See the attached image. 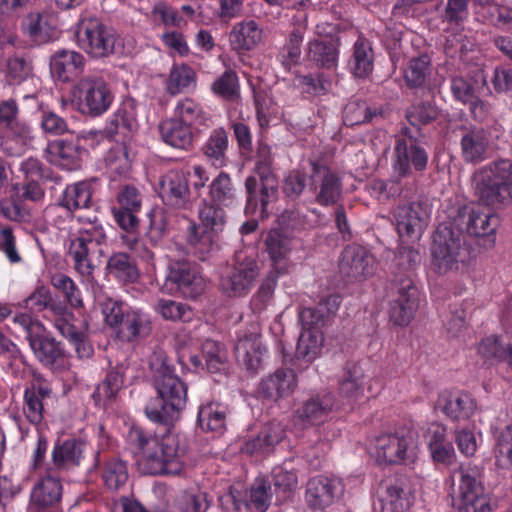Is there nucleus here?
<instances>
[{"instance_id":"1","label":"nucleus","mask_w":512,"mask_h":512,"mask_svg":"<svg viewBox=\"0 0 512 512\" xmlns=\"http://www.w3.org/2000/svg\"><path fill=\"white\" fill-rule=\"evenodd\" d=\"M153 386L157 396L145 406V415L154 423L172 427L187 403V385L175 373L173 365L163 353L150 360Z\"/></svg>"},{"instance_id":"2","label":"nucleus","mask_w":512,"mask_h":512,"mask_svg":"<svg viewBox=\"0 0 512 512\" xmlns=\"http://www.w3.org/2000/svg\"><path fill=\"white\" fill-rule=\"evenodd\" d=\"M478 203L493 209L512 204V159L499 157L476 169L471 177Z\"/></svg>"},{"instance_id":"3","label":"nucleus","mask_w":512,"mask_h":512,"mask_svg":"<svg viewBox=\"0 0 512 512\" xmlns=\"http://www.w3.org/2000/svg\"><path fill=\"white\" fill-rule=\"evenodd\" d=\"M224 208L203 198L198 207L200 224L193 222L187 228L186 242L189 251L201 261L208 259L216 246L215 237L226 226L227 214Z\"/></svg>"},{"instance_id":"4","label":"nucleus","mask_w":512,"mask_h":512,"mask_svg":"<svg viewBox=\"0 0 512 512\" xmlns=\"http://www.w3.org/2000/svg\"><path fill=\"white\" fill-rule=\"evenodd\" d=\"M452 477L457 481L454 490L457 512H494L496 505L483 484V466L472 462L462 463Z\"/></svg>"},{"instance_id":"5","label":"nucleus","mask_w":512,"mask_h":512,"mask_svg":"<svg viewBox=\"0 0 512 512\" xmlns=\"http://www.w3.org/2000/svg\"><path fill=\"white\" fill-rule=\"evenodd\" d=\"M431 266L440 274L456 270L468 257L464 236L456 229L452 221L440 223L432 236Z\"/></svg>"},{"instance_id":"6","label":"nucleus","mask_w":512,"mask_h":512,"mask_svg":"<svg viewBox=\"0 0 512 512\" xmlns=\"http://www.w3.org/2000/svg\"><path fill=\"white\" fill-rule=\"evenodd\" d=\"M449 218L462 236L481 239L489 247L495 243V232L499 226L496 214L487 213L470 204L458 206Z\"/></svg>"},{"instance_id":"7","label":"nucleus","mask_w":512,"mask_h":512,"mask_svg":"<svg viewBox=\"0 0 512 512\" xmlns=\"http://www.w3.org/2000/svg\"><path fill=\"white\" fill-rule=\"evenodd\" d=\"M417 438V432L410 426H400L394 432L379 435L375 440L377 460L385 464H400L412 460Z\"/></svg>"},{"instance_id":"8","label":"nucleus","mask_w":512,"mask_h":512,"mask_svg":"<svg viewBox=\"0 0 512 512\" xmlns=\"http://www.w3.org/2000/svg\"><path fill=\"white\" fill-rule=\"evenodd\" d=\"M206 283L195 266L185 259L170 260L162 290L168 294L179 293L195 300L205 291Z\"/></svg>"},{"instance_id":"9","label":"nucleus","mask_w":512,"mask_h":512,"mask_svg":"<svg viewBox=\"0 0 512 512\" xmlns=\"http://www.w3.org/2000/svg\"><path fill=\"white\" fill-rule=\"evenodd\" d=\"M396 143L392 156L393 174L402 179L412 174V170L423 171L428 164V153L412 135L410 128L404 127Z\"/></svg>"},{"instance_id":"10","label":"nucleus","mask_w":512,"mask_h":512,"mask_svg":"<svg viewBox=\"0 0 512 512\" xmlns=\"http://www.w3.org/2000/svg\"><path fill=\"white\" fill-rule=\"evenodd\" d=\"M77 38L79 46L93 58H105L115 52L116 32L97 18L82 20L77 29Z\"/></svg>"},{"instance_id":"11","label":"nucleus","mask_w":512,"mask_h":512,"mask_svg":"<svg viewBox=\"0 0 512 512\" xmlns=\"http://www.w3.org/2000/svg\"><path fill=\"white\" fill-rule=\"evenodd\" d=\"M390 320L398 326L408 325L419 305V291L410 275H395L391 284Z\"/></svg>"},{"instance_id":"12","label":"nucleus","mask_w":512,"mask_h":512,"mask_svg":"<svg viewBox=\"0 0 512 512\" xmlns=\"http://www.w3.org/2000/svg\"><path fill=\"white\" fill-rule=\"evenodd\" d=\"M246 206L245 213L261 217L270 214V206L279 197V180L277 176L250 174L245 182Z\"/></svg>"},{"instance_id":"13","label":"nucleus","mask_w":512,"mask_h":512,"mask_svg":"<svg viewBox=\"0 0 512 512\" xmlns=\"http://www.w3.org/2000/svg\"><path fill=\"white\" fill-rule=\"evenodd\" d=\"M74 95L79 99L80 110L93 116L103 114L113 101V95L107 83L101 77L94 75L80 79L74 87Z\"/></svg>"},{"instance_id":"14","label":"nucleus","mask_w":512,"mask_h":512,"mask_svg":"<svg viewBox=\"0 0 512 512\" xmlns=\"http://www.w3.org/2000/svg\"><path fill=\"white\" fill-rule=\"evenodd\" d=\"M310 189L315 194V202L323 207L337 205L342 197L343 183L339 174L326 165L311 162Z\"/></svg>"},{"instance_id":"15","label":"nucleus","mask_w":512,"mask_h":512,"mask_svg":"<svg viewBox=\"0 0 512 512\" xmlns=\"http://www.w3.org/2000/svg\"><path fill=\"white\" fill-rule=\"evenodd\" d=\"M259 275L258 265L253 260H245L227 268L220 277L219 289L227 297H242L252 289Z\"/></svg>"},{"instance_id":"16","label":"nucleus","mask_w":512,"mask_h":512,"mask_svg":"<svg viewBox=\"0 0 512 512\" xmlns=\"http://www.w3.org/2000/svg\"><path fill=\"white\" fill-rule=\"evenodd\" d=\"M89 452V446L80 439L58 440L52 449L51 460L47 464V471H55L58 474H62L84 465Z\"/></svg>"},{"instance_id":"17","label":"nucleus","mask_w":512,"mask_h":512,"mask_svg":"<svg viewBox=\"0 0 512 512\" xmlns=\"http://www.w3.org/2000/svg\"><path fill=\"white\" fill-rule=\"evenodd\" d=\"M430 210L426 203L413 201L398 205L394 210L397 231L401 237L420 238L429 220Z\"/></svg>"},{"instance_id":"18","label":"nucleus","mask_w":512,"mask_h":512,"mask_svg":"<svg viewBox=\"0 0 512 512\" xmlns=\"http://www.w3.org/2000/svg\"><path fill=\"white\" fill-rule=\"evenodd\" d=\"M375 259L363 246H346L339 259V272L349 281L363 280L374 274Z\"/></svg>"},{"instance_id":"19","label":"nucleus","mask_w":512,"mask_h":512,"mask_svg":"<svg viewBox=\"0 0 512 512\" xmlns=\"http://www.w3.org/2000/svg\"><path fill=\"white\" fill-rule=\"evenodd\" d=\"M343 491L344 487L340 480L318 475L307 482L306 503L313 510L323 511L339 499Z\"/></svg>"},{"instance_id":"20","label":"nucleus","mask_w":512,"mask_h":512,"mask_svg":"<svg viewBox=\"0 0 512 512\" xmlns=\"http://www.w3.org/2000/svg\"><path fill=\"white\" fill-rule=\"evenodd\" d=\"M105 246L98 245L97 241H87L84 238H74L69 244V256L72 258L74 268L85 277H91L94 271L102 264Z\"/></svg>"},{"instance_id":"21","label":"nucleus","mask_w":512,"mask_h":512,"mask_svg":"<svg viewBox=\"0 0 512 512\" xmlns=\"http://www.w3.org/2000/svg\"><path fill=\"white\" fill-rule=\"evenodd\" d=\"M235 356L247 371L256 373L263 365V356L266 348L261 341L258 327L253 325L252 330L240 334L235 345Z\"/></svg>"},{"instance_id":"22","label":"nucleus","mask_w":512,"mask_h":512,"mask_svg":"<svg viewBox=\"0 0 512 512\" xmlns=\"http://www.w3.org/2000/svg\"><path fill=\"white\" fill-rule=\"evenodd\" d=\"M479 83L484 84L485 79L481 77L478 81L472 77L456 76L450 81V89L457 101L469 106L473 118L482 121L487 115V108L478 95Z\"/></svg>"},{"instance_id":"23","label":"nucleus","mask_w":512,"mask_h":512,"mask_svg":"<svg viewBox=\"0 0 512 512\" xmlns=\"http://www.w3.org/2000/svg\"><path fill=\"white\" fill-rule=\"evenodd\" d=\"M160 196L163 201L177 209H190L192 201L188 180L183 172L171 170L161 177Z\"/></svg>"},{"instance_id":"24","label":"nucleus","mask_w":512,"mask_h":512,"mask_svg":"<svg viewBox=\"0 0 512 512\" xmlns=\"http://www.w3.org/2000/svg\"><path fill=\"white\" fill-rule=\"evenodd\" d=\"M82 142L83 139L79 136L71 135L49 142L47 151L59 166L67 170H76L81 167L83 157L87 153Z\"/></svg>"},{"instance_id":"25","label":"nucleus","mask_w":512,"mask_h":512,"mask_svg":"<svg viewBox=\"0 0 512 512\" xmlns=\"http://www.w3.org/2000/svg\"><path fill=\"white\" fill-rule=\"evenodd\" d=\"M460 147L464 162L478 164L487 159L490 146L489 134L481 127L461 126Z\"/></svg>"},{"instance_id":"26","label":"nucleus","mask_w":512,"mask_h":512,"mask_svg":"<svg viewBox=\"0 0 512 512\" xmlns=\"http://www.w3.org/2000/svg\"><path fill=\"white\" fill-rule=\"evenodd\" d=\"M142 463L151 475H178L183 469L176 450L161 443L142 457Z\"/></svg>"},{"instance_id":"27","label":"nucleus","mask_w":512,"mask_h":512,"mask_svg":"<svg viewBox=\"0 0 512 512\" xmlns=\"http://www.w3.org/2000/svg\"><path fill=\"white\" fill-rule=\"evenodd\" d=\"M52 389L49 382L41 375H35L24 392V413L32 424L43 419L44 402L50 399Z\"/></svg>"},{"instance_id":"28","label":"nucleus","mask_w":512,"mask_h":512,"mask_svg":"<svg viewBox=\"0 0 512 512\" xmlns=\"http://www.w3.org/2000/svg\"><path fill=\"white\" fill-rule=\"evenodd\" d=\"M158 129L160 138L166 145L183 151H190L193 148L197 128L170 117L162 120Z\"/></svg>"},{"instance_id":"29","label":"nucleus","mask_w":512,"mask_h":512,"mask_svg":"<svg viewBox=\"0 0 512 512\" xmlns=\"http://www.w3.org/2000/svg\"><path fill=\"white\" fill-rule=\"evenodd\" d=\"M334 406V396L329 392L312 395L296 410V417L303 425L323 423Z\"/></svg>"},{"instance_id":"30","label":"nucleus","mask_w":512,"mask_h":512,"mask_svg":"<svg viewBox=\"0 0 512 512\" xmlns=\"http://www.w3.org/2000/svg\"><path fill=\"white\" fill-rule=\"evenodd\" d=\"M296 386L294 371L290 368H279L260 382L259 393L266 399L276 401L290 395Z\"/></svg>"},{"instance_id":"31","label":"nucleus","mask_w":512,"mask_h":512,"mask_svg":"<svg viewBox=\"0 0 512 512\" xmlns=\"http://www.w3.org/2000/svg\"><path fill=\"white\" fill-rule=\"evenodd\" d=\"M339 47L338 39H314L307 44L306 59L317 68L335 69L338 65Z\"/></svg>"},{"instance_id":"32","label":"nucleus","mask_w":512,"mask_h":512,"mask_svg":"<svg viewBox=\"0 0 512 512\" xmlns=\"http://www.w3.org/2000/svg\"><path fill=\"white\" fill-rule=\"evenodd\" d=\"M378 505L381 512H406L410 508L411 501L401 479H388L382 483Z\"/></svg>"},{"instance_id":"33","label":"nucleus","mask_w":512,"mask_h":512,"mask_svg":"<svg viewBox=\"0 0 512 512\" xmlns=\"http://www.w3.org/2000/svg\"><path fill=\"white\" fill-rule=\"evenodd\" d=\"M262 34V29L254 20H244L232 27L229 32V43L232 50L244 54L260 44Z\"/></svg>"},{"instance_id":"34","label":"nucleus","mask_w":512,"mask_h":512,"mask_svg":"<svg viewBox=\"0 0 512 512\" xmlns=\"http://www.w3.org/2000/svg\"><path fill=\"white\" fill-rule=\"evenodd\" d=\"M62 497L61 477L55 471H47L46 475L38 481L31 493V501L42 508L53 507Z\"/></svg>"},{"instance_id":"35","label":"nucleus","mask_w":512,"mask_h":512,"mask_svg":"<svg viewBox=\"0 0 512 512\" xmlns=\"http://www.w3.org/2000/svg\"><path fill=\"white\" fill-rule=\"evenodd\" d=\"M27 340L37 359L46 367H54L65 356L61 342L48 335L29 333Z\"/></svg>"},{"instance_id":"36","label":"nucleus","mask_w":512,"mask_h":512,"mask_svg":"<svg viewBox=\"0 0 512 512\" xmlns=\"http://www.w3.org/2000/svg\"><path fill=\"white\" fill-rule=\"evenodd\" d=\"M84 56L73 50H60L50 60V70L54 77L62 82H69L84 67Z\"/></svg>"},{"instance_id":"37","label":"nucleus","mask_w":512,"mask_h":512,"mask_svg":"<svg viewBox=\"0 0 512 512\" xmlns=\"http://www.w3.org/2000/svg\"><path fill=\"white\" fill-rule=\"evenodd\" d=\"M438 407L453 420H466L473 415L476 403L467 393H444L439 397Z\"/></svg>"},{"instance_id":"38","label":"nucleus","mask_w":512,"mask_h":512,"mask_svg":"<svg viewBox=\"0 0 512 512\" xmlns=\"http://www.w3.org/2000/svg\"><path fill=\"white\" fill-rule=\"evenodd\" d=\"M50 16L40 12H30L21 21V31L29 40L37 45L51 41L54 27L49 22Z\"/></svg>"},{"instance_id":"39","label":"nucleus","mask_w":512,"mask_h":512,"mask_svg":"<svg viewBox=\"0 0 512 512\" xmlns=\"http://www.w3.org/2000/svg\"><path fill=\"white\" fill-rule=\"evenodd\" d=\"M25 307L32 312L48 311L56 317L65 318L67 306L65 302L54 297L50 289L44 285L37 287L25 300Z\"/></svg>"},{"instance_id":"40","label":"nucleus","mask_w":512,"mask_h":512,"mask_svg":"<svg viewBox=\"0 0 512 512\" xmlns=\"http://www.w3.org/2000/svg\"><path fill=\"white\" fill-rule=\"evenodd\" d=\"M137 130L138 121L134 104L126 102L114 113L105 128V133L110 138L122 134L124 138L130 139Z\"/></svg>"},{"instance_id":"41","label":"nucleus","mask_w":512,"mask_h":512,"mask_svg":"<svg viewBox=\"0 0 512 512\" xmlns=\"http://www.w3.org/2000/svg\"><path fill=\"white\" fill-rule=\"evenodd\" d=\"M284 436L285 431L280 422H268L261 428L255 438L245 442L243 451L249 454L256 452L268 453L283 440Z\"/></svg>"},{"instance_id":"42","label":"nucleus","mask_w":512,"mask_h":512,"mask_svg":"<svg viewBox=\"0 0 512 512\" xmlns=\"http://www.w3.org/2000/svg\"><path fill=\"white\" fill-rule=\"evenodd\" d=\"M348 67L355 78L364 79L372 73L374 52L371 43L367 39L359 37L356 40Z\"/></svg>"},{"instance_id":"43","label":"nucleus","mask_w":512,"mask_h":512,"mask_svg":"<svg viewBox=\"0 0 512 512\" xmlns=\"http://www.w3.org/2000/svg\"><path fill=\"white\" fill-rule=\"evenodd\" d=\"M208 201L224 207L233 206L238 202V189L226 172H220L208 185Z\"/></svg>"},{"instance_id":"44","label":"nucleus","mask_w":512,"mask_h":512,"mask_svg":"<svg viewBox=\"0 0 512 512\" xmlns=\"http://www.w3.org/2000/svg\"><path fill=\"white\" fill-rule=\"evenodd\" d=\"M440 114L441 109L434 99L415 100L405 111L407 121L417 130L435 122Z\"/></svg>"},{"instance_id":"45","label":"nucleus","mask_w":512,"mask_h":512,"mask_svg":"<svg viewBox=\"0 0 512 512\" xmlns=\"http://www.w3.org/2000/svg\"><path fill=\"white\" fill-rule=\"evenodd\" d=\"M227 412L226 406L210 402L199 408L197 423L204 432L222 434L226 430Z\"/></svg>"},{"instance_id":"46","label":"nucleus","mask_w":512,"mask_h":512,"mask_svg":"<svg viewBox=\"0 0 512 512\" xmlns=\"http://www.w3.org/2000/svg\"><path fill=\"white\" fill-rule=\"evenodd\" d=\"M92 198L91 185L81 181L68 185L58 199V205L73 214L76 210L89 208Z\"/></svg>"},{"instance_id":"47","label":"nucleus","mask_w":512,"mask_h":512,"mask_svg":"<svg viewBox=\"0 0 512 512\" xmlns=\"http://www.w3.org/2000/svg\"><path fill=\"white\" fill-rule=\"evenodd\" d=\"M117 328L119 337L132 342L147 337L151 332V323L142 312L131 310Z\"/></svg>"},{"instance_id":"48","label":"nucleus","mask_w":512,"mask_h":512,"mask_svg":"<svg viewBox=\"0 0 512 512\" xmlns=\"http://www.w3.org/2000/svg\"><path fill=\"white\" fill-rule=\"evenodd\" d=\"M377 117H382V109L361 99L350 100L343 109V121L347 126L370 123Z\"/></svg>"},{"instance_id":"49","label":"nucleus","mask_w":512,"mask_h":512,"mask_svg":"<svg viewBox=\"0 0 512 512\" xmlns=\"http://www.w3.org/2000/svg\"><path fill=\"white\" fill-rule=\"evenodd\" d=\"M229 146L228 134L223 128L214 129L202 147L208 161L215 167L221 168L227 163Z\"/></svg>"},{"instance_id":"50","label":"nucleus","mask_w":512,"mask_h":512,"mask_svg":"<svg viewBox=\"0 0 512 512\" xmlns=\"http://www.w3.org/2000/svg\"><path fill=\"white\" fill-rule=\"evenodd\" d=\"M265 243L273 269L278 273H286L288 271L286 255L290 251V239L282 235L279 230H271Z\"/></svg>"},{"instance_id":"51","label":"nucleus","mask_w":512,"mask_h":512,"mask_svg":"<svg viewBox=\"0 0 512 512\" xmlns=\"http://www.w3.org/2000/svg\"><path fill=\"white\" fill-rule=\"evenodd\" d=\"M127 367L123 364L117 365L108 371L103 381L98 384L93 392L96 403L103 400H113L122 389L125 382Z\"/></svg>"},{"instance_id":"52","label":"nucleus","mask_w":512,"mask_h":512,"mask_svg":"<svg viewBox=\"0 0 512 512\" xmlns=\"http://www.w3.org/2000/svg\"><path fill=\"white\" fill-rule=\"evenodd\" d=\"M55 327L64 338L73 344L80 358H90L93 355V347L84 331L68 322L66 318L55 320Z\"/></svg>"},{"instance_id":"53","label":"nucleus","mask_w":512,"mask_h":512,"mask_svg":"<svg viewBox=\"0 0 512 512\" xmlns=\"http://www.w3.org/2000/svg\"><path fill=\"white\" fill-rule=\"evenodd\" d=\"M478 351L487 360L512 367V341L506 342L503 338L495 336L487 337L479 344Z\"/></svg>"},{"instance_id":"54","label":"nucleus","mask_w":512,"mask_h":512,"mask_svg":"<svg viewBox=\"0 0 512 512\" xmlns=\"http://www.w3.org/2000/svg\"><path fill=\"white\" fill-rule=\"evenodd\" d=\"M202 358L210 373H226L229 369L228 352L225 346L217 341L207 339L203 342Z\"/></svg>"},{"instance_id":"55","label":"nucleus","mask_w":512,"mask_h":512,"mask_svg":"<svg viewBox=\"0 0 512 512\" xmlns=\"http://www.w3.org/2000/svg\"><path fill=\"white\" fill-rule=\"evenodd\" d=\"M107 269L119 281L133 283L139 277L135 260L126 253H114L107 262Z\"/></svg>"},{"instance_id":"56","label":"nucleus","mask_w":512,"mask_h":512,"mask_svg":"<svg viewBox=\"0 0 512 512\" xmlns=\"http://www.w3.org/2000/svg\"><path fill=\"white\" fill-rule=\"evenodd\" d=\"M304 28H294L287 36L282 46L279 59L285 69H290L299 63L302 53Z\"/></svg>"},{"instance_id":"57","label":"nucleus","mask_w":512,"mask_h":512,"mask_svg":"<svg viewBox=\"0 0 512 512\" xmlns=\"http://www.w3.org/2000/svg\"><path fill=\"white\" fill-rule=\"evenodd\" d=\"M196 82V74L188 65H174L165 82V89L168 94L175 96L184 92L190 86H194Z\"/></svg>"},{"instance_id":"58","label":"nucleus","mask_w":512,"mask_h":512,"mask_svg":"<svg viewBox=\"0 0 512 512\" xmlns=\"http://www.w3.org/2000/svg\"><path fill=\"white\" fill-rule=\"evenodd\" d=\"M175 119L189 124L190 127L196 128V125L205 124L207 117L202 106L191 98L179 100L174 109Z\"/></svg>"},{"instance_id":"59","label":"nucleus","mask_w":512,"mask_h":512,"mask_svg":"<svg viewBox=\"0 0 512 512\" xmlns=\"http://www.w3.org/2000/svg\"><path fill=\"white\" fill-rule=\"evenodd\" d=\"M127 442L134 453L140 454L142 457L150 453L151 450L156 449L158 443H160L155 433L137 425L130 427L127 433Z\"/></svg>"},{"instance_id":"60","label":"nucleus","mask_w":512,"mask_h":512,"mask_svg":"<svg viewBox=\"0 0 512 512\" xmlns=\"http://www.w3.org/2000/svg\"><path fill=\"white\" fill-rule=\"evenodd\" d=\"M323 340L322 332H301L296 347V357L304 360L306 363H311L319 355Z\"/></svg>"},{"instance_id":"61","label":"nucleus","mask_w":512,"mask_h":512,"mask_svg":"<svg viewBox=\"0 0 512 512\" xmlns=\"http://www.w3.org/2000/svg\"><path fill=\"white\" fill-rule=\"evenodd\" d=\"M154 308L165 320L189 322L193 318V311L189 305L171 299H158Z\"/></svg>"},{"instance_id":"62","label":"nucleus","mask_w":512,"mask_h":512,"mask_svg":"<svg viewBox=\"0 0 512 512\" xmlns=\"http://www.w3.org/2000/svg\"><path fill=\"white\" fill-rule=\"evenodd\" d=\"M214 94L224 100L234 102L240 97L239 79L235 71L226 70L211 86Z\"/></svg>"},{"instance_id":"63","label":"nucleus","mask_w":512,"mask_h":512,"mask_svg":"<svg viewBox=\"0 0 512 512\" xmlns=\"http://www.w3.org/2000/svg\"><path fill=\"white\" fill-rule=\"evenodd\" d=\"M430 62V57L427 54H422L409 60L404 73L406 83L409 87L416 88L424 84L429 72Z\"/></svg>"},{"instance_id":"64","label":"nucleus","mask_w":512,"mask_h":512,"mask_svg":"<svg viewBox=\"0 0 512 512\" xmlns=\"http://www.w3.org/2000/svg\"><path fill=\"white\" fill-rule=\"evenodd\" d=\"M212 500L203 491H184L178 500L179 512H207Z\"/></svg>"}]
</instances>
